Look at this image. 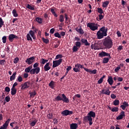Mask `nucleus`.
Returning <instances> with one entry per match:
<instances>
[{"mask_svg":"<svg viewBox=\"0 0 129 129\" xmlns=\"http://www.w3.org/2000/svg\"><path fill=\"white\" fill-rule=\"evenodd\" d=\"M107 33H108V28L104 26L102 27L99 29V30L97 32V39H103L104 37H106V36L108 35Z\"/></svg>","mask_w":129,"mask_h":129,"instance_id":"obj_1","label":"nucleus"},{"mask_svg":"<svg viewBox=\"0 0 129 129\" xmlns=\"http://www.w3.org/2000/svg\"><path fill=\"white\" fill-rule=\"evenodd\" d=\"M95 118V112L93 111H89L88 114H87V116L83 117V120L84 122H88L89 123V125H92L93 124V118Z\"/></svg>","mask_w":129,"mask_h":129,"instance_id":"obj_2","label":"nucleus"},{"mask_svg":"<svg viewBox=\"0 0 129 129\" xmlns=\"http://www.w3.org/2000/svg\"><path fill=\"white\" fill-rule=\"evenodd\" d=\"M103 46L105 49H110L112 47V40L110 36L105 37L103 39Z\"/></svg>","mask_w":129,"mask_h":129,"instance_id":"obj_3","label":"nucleus"},{"mask_svg":"<svg viewBox=\"0 0 129 129\" xmlns=\"http://www.w3.org/2000/svg\"><path fill=\"white\" fill-rule=\"evenodd\" d=\"M54 100L56 101H62L64 103H70V99H68L64 94H58V95L56 98H54Z\"/></svg>","mask_w":129,"mask_h":129,"instance_id":"obj_4","label":"nucleus"},{"mask_svg":"<svg viewBox=\"0 0 129 129\" xmlns=\"http://www.w3.org/2000/svg\"><path fill=\"white\" fill-rule=\"evenodd\" d=\"M37 31V29H35L34 30H30L29 33H27L26 35V40H27V41H32V39H36L35 34H36V32Z\"/></svg>","mask_w":129,"mask_h":129,"instance_id":"obj_5","label":"nucleus"},{"mask_svg":"<svg viewBox=\"0 0 129 129\" xmlns=\"http://www.w3.org/2000/svg\"><path fill=\"white\" fill-rule=\"evenodd\" d=\"M99 25L98 24L90 22L87 24V27L89 28L92 31H95V30H98V27Z\"/></svg>","mask_w":129,"mask_h":129,"instance_id":"obj_6","label":"nucleus"},{"mask_svg":"<svg viewBox=\"0 0 129 129\" xmlns=\"http://www.w3.org/2000/svg\"><path fill=\"white\" fill-rule=\"evenodd\" d=\"M69 19H70V18L68 17L67 14H64V16H63V15H59V19H58V21L60 23H63L64 21L67 22Z\"/></svg>","mask_w":129,"mask_h":129,"instance_id":"obj_7","label":"nucleus"},{"mask_svg":"<svg viewBox=\"0 0 129 129\" xmlns=\"http://www.w3.org/2000/svg\"><path fill=\"white\" fill-rule=\"evenodd\" d=\"M75 45L73 46V48H72V51H73V52H76L78 51V49L81 48V43L80 41H77L76 42Z\"/></svg>","mask_w":129,"mask_h":129,"instance_id":"obj_8","label":"nucleus"},{"mask_svg":"<svg viewBox=\"0 0 129 129\" xmlns=\"http://www.w3.org/2000/svg\"><path fill=\"white\" fill-rule=\"evenodd\" d=\"M62 63V59L59 58L57 60H53L52 68H55L58 66H59L60 64Z\"/></svg>","mask_w":129,"mask_h":129,"instance_id":"obj_9","label":"nucleus"},{"mask_svg":"<svg viewBox=\"0 0 129 129\" xmlns=\"http://www.w3.org/2000/svg\"><path fill=\"white\" fill-rule=\"evenodd\" d=\"M29 73H30V75H37L38 73H40V68L32 69Z\"/></svg>","mask_w":129,"mask_h":129,"instance_id":"obj_10","label":"nucleus"},{"mask_svg":"<svg viewBox=\"0 0 129 129\" xmlns=\"http://www.w3.org/2000/svg\"><path fill=\"white\" fill-rule=\"evenodd\" d=\"M116 80H117V79H116V77L112 78V77L111 76H109L108 77V80L106 81L108 82L109 85L111 86L112 85V84L114 83V81H116Z\"/></svg>","mask_w":129,"mask_h":129,"instance_id":"obj_11","label":"nucleus"},{"mask_svg":"<svg viewBox=\"0 0 129 129\" xmlns=\"http://www.w3.org/2000/svg\"><path fill=\"white\" fill-rule=\"evenodd\" d=\"M61 114H62V116H67L73 114V112L68 110H64L61 112Z\"/></svg>","mask_w":129,"mask_h":129,"instance_id":"obj_12","label":"nucleus"},{"mask_svg":"<svg viewBox=\"0 0 129 129\" xmlns=\"http://www.w3.org/2000/svg\"><path fill=\"white\" fill-rule=\"evenodd\" d=\"M30 82H26L24 83L23 84H21V89L22 90H24L27 89L30 87Z\"/></svg>","mask_w":129,"mask_h":129,"instance_id":"obj_13","label":"nucleus"},{"mask_svg":"<svg viewBox=\"0 0 129 129\" xmlns=\"http://www.w3.org/2000/svg\"><path fill=\"white\" fill-rule=\"evenodd\" d=\"M98 56H99V57H108V58H111V56H110V53H108L104 51H102L99 53V54H98Z\"/></svg>","mask_w":129,"mask_h":129,"instance_id":"obj_14","label":"nucleus"},{"mask_svg":"<svg viewBox=\"0 0 129 129\" xmlns=\"http://www.w3.org/2000/svg\"><path fill=\"white\" fill-rule=\"evenodd\" d=\"M34 61H35V57L32 56L30 58H27L25 62H26L27 64L30 65L31 64H32Z\"/></svg>","mask_w":129,"mask_h":129,"instance_id":"obj_15","label":"nucleus"},{"mask_svg":"<svg viewBox=\"0 0 129 129\" xmlns=\"http://www.w3.org/2000/svg\"><path fill=\"white\" fill-rule=\"evenodd\" d=\"M11 120V119L10 118L8 119V120L5 121V123H4V124H3V126H0V129H7L9 122H10Z\"/></svg>","mask_w":129,"mask_h":129,"instance_id":"obj_16","label":"nucleus"},{"mask_svg":"<svg viewBox=\"0 0 129 129\" xmlns=\"http://www.w3.org/2000/svg\"><path fill=\"white\" fill-rule=\"evenodd\" d=\"M18 38L19 37H18V36H16L13 34H9V37H8V39H9V41H10V42H13L14 39H18Z\"/></svg>","mask_w":129,"mask_h":129,"instance_id":"obj_17","label":"nucleus"},{"mask_svg":"<svg viewBox=\"0 0 129 129\" xmlns=\"http://www.w3.org/2000/svg\"><path fill=\"white\" fill-rule=\"evenodd\" d=\"M124 117H125V112H124L123 111H121V112H120V115L116 117V120H121Z\"/></svg>","mask_w":129,"mask_h":129,"instance_id":"obj_18","label":"nucleus"},{"mask_svg":"<svg viewBox=\"0 0 129 129\" xmlns=\"http://www.w3.org/2000/svg\"><path fill=\"white\" fill-rule=\"evenodd\" d=\"M75 30L76 31H77V32H78L79 34V35L84 34V31L83 30V29H82L81 27H77L76 28Z\"/></svg>","mask_w":129,"mask_h":129,"instance_id":"obj_19","label":"nucleus"},{"mask_svg":"<svg viewBox=\"0 0 129 129\" xmlns=\"http://www.w3.org/2000/svg\"><path fill=\"white\" fill-rule=\"evenodd\" d=\"M100 93L102 94V95H106L109 96L110 95V91H109V89L106 90L103 89L100 91Z\"/></svg>","mask_w":129,"mask_h":129,"instance_id":"obj_20","label":"nucleus"},{"mask_svg":"<svg viewBox=\"0 0 129 129\" xmlns=\"http://www.w3.org/2000/svg\"><path fill=\"white\" fill-rule=\"evenodd\" d=\"M128 107V104H127V102L125 101L124 102H122V105H120V108H121L122 110H125L126 107Z\"/></svg>","mask_w":129,"mask_h":129,"instance_id":"obj_21","label":"nucleus"},{"mask_svg":"<svg viewBox=\"0 0 129 129\" xmlns=\"http://www.w3.org/2000/svg\"><path fill=\"white\" fill-rule=\"evenodd\" d=\"M49 69H51V67H49V62H47L45 64V66L43 67V71L45 72L48 71Z\"/></svg>","mask_w":129,"mask_h":129,"instance_id":"obj_22","label":"nucleus"},{"mask_svg":"<svg viewBox=\"0 0 129 129\" xmlns=\"http://www.w3.org/2000/svg\"><path fill=\"white\" fill-rule=\"evenodd\" d=\"M77 128H78V124L76 123H72V124H71L70 125V129H77Z\"/></svg>","mask_w":129,"mask_h":129,"instance_id":"obj_23","label":"nucleus"},{"mask_svg":"<svg viewBox=\"0 0 129 129\" xmlns=\"http://www.w3.org/2000/svg\"><path fill=\"white\" fill-rule=\"evenodd\" d=\"M84 71L88 73H91L93 75H95L96 74V70H91L90 69H85Z\"/></svg>","mask_w":129,"mask_h":129,"instance_id":"obj_24","label":"nucleus"},{"mask_svg":"<svg viewBox=\"0 0 129 129\" xmlns=\"http://www.w3.org/2000/svg\"><path fill=\"white\" fill-rule=\"evenodd\" d=\"M108 109H109V110H111V112H116L119 110V108H117L116 107L111 108L110 106H108Z\"/></svg>","mask_w":129,"mask_h":129,"instance_id":"obj_25","label":"nucleus"},{"mask_svg":"<svg viewBox=\"0 0 129 129\" xmlns=\"http://www.w3.org/2000/svg\"><path fill=\"white\" fill-rule=\"evenodd\" d=\"M81 42H82V43L83 44H84V45L85 46L90 45V43H88V41L87 40V39H82V40H81Z\"/></svg>","mask_w":129,"mask_h":129,"instance_id":"obj_26","label":"nucleus"},{"mask_svg":"<svg viewBox=\"0 0 129 129\" xmlns=\"http://www.w3.org/2000/svg\"><path fill=\"white\" fill-rule=\"evenodd\" d=\"M37 121H38V119L36 118H35L33 121H31V122L29 124L30 126H31V127L35 126V125H36V123H37Z\"/></svg>","mask_w":129,"mask_h":129,"instance_id":"obj_27","label":"nucleus"},{"mask_svg":"<svg viewBox=\"0 0 129 129\" xmlns=\"http://www.w3.org/2000/svg\"><path fill=\"white\" fill-rule=\"evenodd\" d=\"M48 87H49V88H51V89H53L54 88V82L51 81L48 84Z\"/></svg>","mask_w":129,"mask_h":129,"instance_id":"obj_28","label":"nucleus"},{"mask_svg":"<svg viewBox=\"0 0 129 129\" xmlns=\"http://www.w3.org/2000/svg\"><path fill=\"white\" fill-rule=\"evenodd\" d=\"M47 62H48V59L41 58V60H40V64L43 65L45 63L46 64Z\"/></svg>","mask_w":129,"mask_h":129,"instance_id":"obj_29","label":"nucleus"},{"mask_svg":"<svg viewBox=\"0 0 129 129\" xmlns=\"http://www.w3.org/2000/svg\"><path fill=\"white\" fill-rule=\"evenodd\" d=\"M110 59H111V58L104 57L103 58L102 63H104V64L108 63V62H109V60Z\"/></svg>","mask_w":129,"mask_h":129,"instance_id":"obj_30","label":"nucleus"},{"mask_svg":"<svg viewBox=\"0 0 129 129\" xmlns=\"http://www.w3.org/2000/svg\"><path fill=\"white\" fill-rule=\"evenodd\" d=\"M109 1H105L103 2V4L102 5V7L104 8H106L108 7V5H109Z\"/></svg>","mask_w":129,"mask_h":129,"instance_id":"obj_31","label":"nucleus"},{"mask_svg":"<svg viewBox=\"0 0 129 129\" xmlns=\"http://www.w3.org/2000/svg\"><path fill=\"white\" fill-rule=\"evenodd\" d=\"M81 69H83V68H81V67H76L73 68V71L76 73H78L81 71Z\"/></svg>","mask_w":129,"mask_h":129,"instance_id":"obj_32","label":"nucleus"},{"mask_svg":"<svg viewBox=\"0 0 129 129\" xmlns=\"http://www.w3.org/2000/svg\"><path fill=\"white\" fill-rule=\"evenodd\" d=\"M32 69V66H30L25 69V73H29Z\"/></svg>","mask_w":129,"mask_h":129,"instance_id":"obj_33","label":"nucleus"},{"mask_svg":"<svg viewBox=\"0 0 129 129\" xmlns=\"http://www.w3.org/2000/svg\"><path fill=\"white\" fill-rule=\"evenodd\" d=\"M16 76V72L13 73V75L10 76V81H13L14 80H15Z\"/></svg>","mask_w":129,"mask_h":129,"instance_id":"obj_34","label":"nucleus"},{"mask_svg":"<svg viewBox=\"0 0 129 129\" xmlns=\"http://www.w3.org/2000/svg\"><path fill=\"white\" fill-rule=\"evenodd\" d=\"M75 67L76 68H81V69H83L84 70L85 69H87V68H84V66L82 65L81 64L79 63H77L75 65Z\"/></svg>","mask_w":129,"mask_h":129,"instance_id":"obj_35","label":"nucleus"},{"mask_svg":"<svg viewBox=\"0 0 129 129\" xmlns=\"http://www.w3.org/2000/svg\"><path fill=\"white\" fill-rule=\"evenodd\" d=\"M29 94L30 95V98H33L36 96L37 93H36V91H34L33 92L29 93Z\"/></svg>","mask_w":129,"mask_h":129,"instance_id":"obj_36","label":"nucleus"},{"mask_svg":"<svg viewBox=\"0 0 129 129\" xmlns=\"http://www.w3.org/2000/svg\"><path fill=\"white\" fill-rule=\"evenodd\" d=\"M35 20H36V22H37V23L38 24H42V19L40 18V17H36V19H35Z\"/></svg>","mask_w":129,"mask_h":129,"instance_id":"obj_37","label":"nucleus"},{"mask_svg":"<svg viewBox=\"0 0 129 129\" xmlns=\"http://www.w3.org/2000/svg\"><path fill=\"white\" fill-rule=\"evenodd\" d=\"M11 95L14 96L16 94V88H11Z\"/></svg>","mask_w":129,"mask_h":129,"instance_id":"obj_38","label":"nucleus"},{"mask_svg":"<svg viewBox=\"0 0 129 129\" xmlns=\"http://www.w3.org/2000/svg\"><path fill=\"white\" fill-rule=\"evenodd\" d=\"M105 78V75H103L102 78H100L99 80H98V84H100L103 83V79Z\"/></svg>","mask_w":129,"mask_h":129,"instance_id":"obj_39","label":"nucleus"},{"mask_svg":"<svg viewBox=\"0 0 129 129\" xmlns=\"http://www.w3.org/2000/svg\"><path fill=\"white\" fill-rule=\"evenodd\" d=\"M12 13L14 17H18V16H19V15L16 13V10L15 9L13 10Z\"/></svg>","mask_w":129,"mask_h":129,"instance_id":"obj_40","label":"nucleus"},{"mask_svg":"<svg viewBox=\"0 0 129 129\" xmlns=\"http://www.w3.org/2000/svg\"><path fill=\"white\" fill-rule=\"evenodd\" d=\"M119 100H114V101L113 102V105H114V106H117L119 105Z\"/></svg>","mask_w":129,"mask_h":129,"instance_id":"obj_41","label":"nucleus"},{"mask_svg":"<svg viewBox=\"0 0 129 129\" xmlns=\"http://www.w3.org/2000/svg\"><path fill=\"white\" fill-rule=\"evenodd\" d=\"M26 8L29 9V10H31V11H34L35 10V8H33L32 6H31L29 4L26 6Z\"/></svg>","mask_w":129,"mask_h":129,"instance_id":"obj_42","label":"nucleus"},{"mask_svg":"<svg viewBox=\"0 0 129 129\" xmlns=\"http://www.w3.org/2000/svg\"><path fill=\"white\" fill-rule=\"evenodd\" d=\"M51 13L52 14V15H53L54 17L57 18V14H56V12H54V9H51Z\"/></svg>","mask_w":129,"mask_h":129,"instance_id":"obj_43","label":"nucleus"},{"mask_svg":"<svg viewBox=\"0 0 129 129\" xmlns=\"http://www.w3.org/2000/svg\"><path fill=\"white\" fill-rule=\"evenodd\" d=\"M53 35L54 36V37L58 38H60V36H62V35H60L59 33L58 32L54 33Z\"/></svg>","mask_w":129,"mask_h":129,"instance_id":"obj_44","label":"nucleus"},{"mask_svg":"<svg viewBox=\"0 0 129 129\" xmlns=\"http://www.w3.org/2000/svg\"><path fill=\"white\" fill-rule=\"evenodd\" d=\"M97 10V12H98V13L100 14V15L103 14V9L98 8Z\"/></svg>","mask_w":129,"mask_h":129,"instance_id":"obj_45","label":"nucleus"},{"mask_svg":"<svg viewBox=\"0 0 129 129\" xmlns=\"http://www.w3.org/2000/svg\"><path fill=\"white\" fill-rule=\"evenodd\" d=\"M42 42L45 43V44H48L49 40H48L47 39H45V38L42 37Z\"/></svg>","mask_w":129,"mask_h":129,"instance_id":"obj_46","label":"nucleus"},{"mask_svg":"<svg viewBox=\"0 0 129 129\" xmlns=\"http://www.w3.org/2000/svg\"><path fill=\"white\" fill-rule=\"evenodd\" d=\"M3 26H4V21H3L2 18H0V28H1Z\"/></svg>","mask_w":129,"mask_h":129,"instance_id":"obj_47","label":"nucleus"},{"mask_svg":"<svg viewBox=\"0 0 129 129\" xmlns=\"http://www.w3.org/2000/svg\"><path fill=\"white\" fill-rule=\"evenodd\" d=\"M2 40H3V43L5 44V43H7V36H3Z\"/></svg>","mask_w":129,"mask_h":129,"instance_id":"obj_48","label":"nucleus"},{"mask_svg":"<svg viewBox=\"0 0 129 129\" xmlns=\"http://www.w3.org/2000/svg\"><path fill=\"white\" fill-rule=\"evenodd\" d=\"M91 47H92V49H94V50H99V48H98V46H96V44H94V45L92 44Z\"/></svg>","mask_w":129,"mask_h":129,"instance_id":"obj_49","label":"nucleus"},{"mask_svg":"<svg viewBox=\"0 0 129 129\" xmlns=\"http://www.w3.org/2000/svg\"><path fill=\"white\" fill-rule=\"evenodd\" d=\"M5 91L9 93V92H10V91H11V89H10V88H9V87H5Z\"/></svg>","mask_w":129,"mask_h":129,"instance_id":"obj_50","label":"nucleus"},{"mask_svg":"<svg viewBox=\"0 0 129 129\" xmlns=\"http://www.w3.org/2000/svg\"><path fill=\"white\" fill-rule=\"evenodd\" d=\"M47 118H48V119H52V118H53V115H52V113H49L47 114Z\"/></svg>","mask_w":129,"mask_h":129,"instance_id":"obj_51","label":"nucleus"},{"mask_svg":"<svg viewBox=\"0 0 129 129\" xmlns=\"http://www.w3.org/2000/svg\"><path fill=\"white\" fill-rule=\"evenodd\" d=\"M62 57H63V56L62 55V54H57V55H56L55 59L62 58Z\"/></svg>","mask_w":129,"mask_h":129,"instance_id":"obj_52","label":"nucleus"},{"mask_svg":"<svg viewBox=\"0 0 129 129\" xmlns=\"http://www.w3.org/2000/svg\"><path fill=\"white\" fill-rule=\"evenodd\" d=\"M5 60L3 59V60H0V66H4L5 64Z\"/></svg>","mask_w":129,"mask_h":129,"instance_id":"obj_53","label":"nucleus"},{"mask_svg":"<svg viewBox=\"0 0 129 129\" xmlns=\"http://www.w3.org/2000/svg\"><path fill=\"white\" fill-rule=\"evenodd\" d=\"M32 68H34V69L36 68H40V67H38V63L36 62L34 64V66H32Z\"/></svg>","mask_w":129,"mask_h":129,"instance_id":"obj_54","label":"nucleus"},{"mask_svg":"<svg viewBox=\"0 0 129 129\" xmlns=\"http://www.w3.org/2000/svg\"><path fill=\"white\" fill-rule=\"evenodd\" d=\"M5 101L7 102H9L10 101V97L8 96L7 97H5Z\"/></svg>","mask_w":129,"mask_h":129,"instance_id":"obj_55","label":"nucleus"},{"mask_svg":"<svg viewBox=\"0 0 129 129\" xmlns=\"http://www.w3.org/2000/svg\"><path fill=\"white\" fill-rule=\"evenodd\" d=\"M120 69V67H116V68H115V69L114 70V72H115V73H117V72L119 71Z\"/></svg>","mask_w":129,"mask_h":129,"instance_id":"obj_56","label":"nucleus"},{"mask_svg":"<svg viewBox=\"0 0 129 129\" xmlns=\"http://www.w3.org/2000/svg\"><path fill=\"white\" fill-rule=\"evenodd\" d=\"M19 61V58L16 57L15 59H14V63H18V62Z\"/></svg>","mask_w":129,"mask_h":129,"instance_id":"obj_57","label":"nucleus"},{"mask_svg":"<svg viewBox=\"0 0 129 129\" xmlns=\"http://www.w3.org/2000/svg\"><path fill=\"white\" fill-rule=\"evenodd\" d=\"M18 82H22V77L21 76L18 77Z\"/></svg>","mask_w":129,"mask_h":129,"instance_id":"obj_58","label":"nucleus"},{"mask_svg":"<svg viewBox=\"0 0 129 129\" xmlns=\"http://www.w3.org/2000/svg\"><path fill=\"white\" fill-rule=\"evenodd\" d=\"M116 35L117 36V37H121V33H120L119 31H116Z\"/></svg>","mask_w":129,"mask_h":129,"instance_id":"obj_59","label":"nucleus"},{"mask_svg":"<svg viewBox=\"0 0 129 129\" xmlns=\"http://www.w3.org/2000/svg\"><path fill=\"white\" fill-rule=\"evenodd\" d=\"M110 98L112 99H115V98H116V96L114 94H111V95H110Z\"/></svg>","mask_w":129,"mask_h":129,"instance_id":"obj_60","label":"nucleus"},{"mask_svg":"<svg viewBox=\"0 0 129 129\" xmlns=\"http://www.w3.org/2000/svg\"><path fill=\"white\" fill-rule=\"evenodd\" d=\"M72 69V67L69 66L67 67V69H66V72H70V71Z\"/></svg>","mask_w":129,"mask_h":129,"instance_id":"obj_61","label":"nucleus"},{"mask_svg":"<svg viewBox=\"0 0 129 129\" xmlns=\"http://www.w3.org/2000/svg\"><path fill=\"white\" fill-rule=\"evenodd\" d=\"M54 33V29L52 28L50 30H49V33L51 34H53Z\"/></svg>","mask_w":129,"mask_h":129,"instance_id":"obj_62","label":"nucleus"},{"mask_svg":"<svg viewBox=\"0 0 129 129\" xmlns=\"http://www.w3.org/2000/svg\"><path fill=\"white\" fill-rule=\"evenodd\" d=\"M98 16L99 17V20H101L104 18V16H103V15L100 14Z\"/></svg>","mask_w":129,"mask_h":129,"instance_id":"obj_63","label":"nucleus"},{"mask_svg":"<svg viewBox=\"0 0 129 129\" xmlns=\"http://www.w3.org/2000/svg\"><path fill=\"white\" fill-rule=\"evenodd\" d=\"M75 40L76 41H79L82 40V39H81V38H79V37H75Z\"/></svg>","mask_w":129,"mask_h":129,"instance_id":"obj_64","label":"nucleus"}]
</instances>
